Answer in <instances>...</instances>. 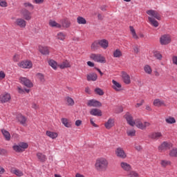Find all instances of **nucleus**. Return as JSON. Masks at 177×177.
Masks as SVG:
<instances>
[{
    "instance_id": "obj_28",
    "label": "nucleus",
    "mask_w": 177,
    "mask_h": 177,
    "mask_svg": "<svg viewBox=\"0 0 177 177\" xmlns=\"http://www.w3.org/2000/svg\"><path fill=\"white\" fill-rule=\"evenodd\" d=\"M39 52H40L41 55H49V48H48V47L39 46Z\"/></svg>"
},
{
    "instance_id": "obj_19",
    "label": "nucleus",
    "mask_w": 177,
    "mask_h": 177,
    "mask_svg": "<svg viewBox=\"0 0 177 177\" xmlns=\"http://www.w3.org/2000/svg\"><path fill=\"white\" fill-rule=\"evenodd\" d=\"M153 106L156 107H161L162 106H165L167 104H165V101L160 99H156L153 101Z\"/></svg>"
},
{
    "instance_id": "obj_23",
    "label": "nucleus",
    "mask_w": 177,
    "mask_h": 177,
    "mask_svg": "<svg viewBox=\"0 0 177 177\" xmlns=\"http://www.w3.org/2000/svg\"><path fill=\"white\" fill-rule=\"evenodd\" d=\"M11 174H14L17 176H23L24 174L21 170H19L18 169H16L15 167H12L10 169Z\"/></svg>"
},
{
    "instance_id": "obj_12",
    "label": "nucleus",
    "mask_w": 177,
    "mask_h": 177,
    "mask_svg": "<svg viewBox=\"0 0 177 177\" xmlns=\"http://www.w3.org/2000/svg\"><path fill=\"white\" fill-rule=\"evenodd\" d=\"M86 104L88 107H102V102L96 100H90Z\"/></svg>"
},
{
    "instance_id": "obj_29",
    "label": "nucleus",
    "mask_w": 177,
    "mask_h": 177,
    "mask_svg": "<svg viewBox=\"0 0 177 177\" xmlns=\"http://www.w3.org/2000/svg\"><path fill=\"white\" fill-rule=\"evenodd\" d=\"M48 64L53 70H57V67H59V64L57 62L53 59H50L48 61Z\"/></svg>"
},
{
    "instance_id": "obj_18",
    "label": "nucleus",
    "mask_w": 177,
    "mask_h": 177,
    "mask_svg": "<svg viewBox=\"0 0 177 177\" xmlns=\"http://www.w3.org/2000/svg\"><path fill=\"white\" fill-rule=\"evenodd\" d=\"M115 121L113 118H109L104 124V127L106 129H111L114 127Z\"/></svg>"
},
{
    "instance_id": "obj_63",
    "label": "nucleus",
    "mask_w": 177,
    "mask_h": 177,
    "mask_svg": "<svg viewBox=\"0 0 177 177\" xmlns=\"http://www.w3.org/2000/svg\"><path fill=\"white\" fill-rule=\"evenodd\" d=\"M5 78V73L3 71L0 72V80H3Z\"/></svg>"
},
{
    "instance_id": "obj_43",
    "label": "nucleus",
    "mask_w": 177,
    "mask_h": 177,
    "mask_svg": "<svg viewBox=\"0 0 177 177\" xmlns=\"http://www.w3.org/2000/svg\"><path fill=\"white\" fill-rule=\"evenodd\" d=\"M13 150H15V151H17V153H23L24 151L23 149H21V147L20 146V144L17 145H14Z\"/></svg>"
},
{
    "instance_id": "obj_33",
    "label": "nucleus",
    "mask_w": 177,
    "mask_h": 177,
    "mask_svg": "<svg viewBox=\"0 0 177 177\" xmlns=\"http://www.w3.org/2000/svg\"><path fill=\"white\" fill-rule=\"evenodd\" d=\"M171 164H172V162H171V160H160V165L163 168H166V167H169V165H171Z\"/></svg>"
},
{
    "instance_id": "obj_20",
    "label": "nucleus",
    "mask_w": 177,
    "mask_h": 177,
    "mask_svg": "<svg viewBox=\"0 0 177 177\" xmlns=\"http://www.w3.org/2000/svg\"><path fill=\"white\" fill-rule=\"evenodd\" d=\"M61 122L66 128H71L73 126L71 121L67 118H62Z\"/></svg>"
},
{
    "instance_id": "obj_54",
    "label": "nucleus",
    "mask_w": 177,
    "mask_h": 177,
    "mask_svg": "<svg viewBox=\"0 0 177 177\" xmlns=\"http://www.w3.org/2000/svg\"><path fill=\"white\" fill-rule=\"evenodd\" d=\"M24 6H25V8H31V9H34V5L30 3H24Z\"/></svg>"
},
{
    "instance_id": "obj_35",
    "label": "nucleus",
    "mask_w": 177,
    "mask_h": 177,
    "mask_svg": "<svg viewBox=\"0 0 177 177\" xmlns=\"http://www.w3.org/2000/svg\"><path fill=\"white\" fill-rule=\"evenodd\" d=\"M131 34L134 39H138L139 36L136 34V30L133 28V26H129Z\"/></svg>"
},
{
    "instance_id": "obj_45",
    "label": "nucleus",
    "mask_w": 177,
    "mask_h": 177,
    "mask_svg": "<svg viewBox=\"0 0 177 177\" xmlns=\"http://www.w3.org/2000/svg\"><path fill=\"white\" fill-rule=\"evenodd\" d=\"M165 121L167 124H175V122H176L175 118H172V117L167 118L165 119Z\"/></svg>"
},
{
    "instance_id": "obj_40",
    "label": "nucleus",
    "mask_w": 177,
    "mask_h": 177,
    "mask_svg": "<svg viewBox=\"0 0 177 177\" xmlns=\"http://www.w3.org/2000/svg\"><path fill=\"white\" fill-rule=\"evenodd\" d=\"M99 46H100V45L99 40H98V41H94L91 44V48L92 50H97V49H99Z\"/></svg>"
},
{
    "instance_id": "obj_30",
    "label": "nucleus",
    "mask_w": 177,
    "mask_h": 177,
    "mask_svg": "<svg viewBox=\"0 0 177 177\" xmlns=\"http://www.w3.org/2000/svg\"><path fill=\"white\" fill-rule=\"evenodd\" d=\"M48 24L50 27H55V28H60L62 27V24L53 20H50Z\"/></svg>"
},
{
    "instance_id": "obj_8",
    "label": "nucleus",
    "mask_w": 177,
    "mask_h": 177,
    "mask_svg": "<svg viewBox=\"0 0 177 177\" xmlns=\"http://www.w3.org/2000/svg\"><path fill=\"white\" fill-rule=\"evenodd\" d=\"M124 118L126 119V121L130 127H135V120H133V117H132V115L129 113H127L124 115Z\"/></svg>"
},
{
    "instance_id": "obj_44",
    "label": "nucleus",
    "mask_w": 177,
    "mask_h": 177,
    "mask_svg": "<svg viewBox=\"0 0 177 177\" xmlns=\"http://www.w3.org/2000/svg\"><path fill=\"white\" fill-rule=\"evenodd\" d=\"M37 158L40 160L42 162L46 161V156L41 153L37 154Z\"/></svg>"
},
{
    "instance_id": "obj_60",
    "label": "nucleus",
    "mask_w": 177,
    "mask_h": 177,
    "mask_svg": "<svg viewBox=\"0 0 177 177\" xmlns=\"http://www.w3.org/2000/svg\"><path fill=\"white\" fill-rule=\"evenodd\" d=\"M17 91L19 93L23 94L24 93V90L23 88H21V87L18 86L17 87Z\"/></svg>"
},
{
    "instance_id": "obj_37",
    "label": "nucleus",
    "mask_w": 177,
    "mask_h": 177,
    "mask_svg": "<svg viewBox=\"0 0 177 177\" xmlns=\"http://www.w3.org/2000/svg\"><path fill=\"white\" fill-rule=\"evenodd\" d=\"M1 133H3L6 140H10V133H9V131H6V129H2Z\"/></svg>"
},
{
    "instance_id": "obj_21",
    "label": "nucleus",
    "mask_w": 177,
    "mask_h": 177,
    "mask_svg": "<svg viewBox=\"0 0 177 177\" xmlns=\"http://www.w3.org/2000/svg\"><path fill=\"white\" fill-rule=\"evenodd\" d=\"M90 114L95 117H102V111L97 109H93L90 111Z\"/></svg>"
},
{
    "instance_id": "obj_6",
    "label": "nucleus",
    "mask_w": 177,
    "mask_h": 177,
    "mask_svg": "<svg viewBox=\"0 0 177 177\" xmlns=\"http://www.w3.org/2000/svg\"><path fill=\"white\" fill-rule=\"evenodd\" d=\"M115 154L117 157H118V158H122V160H124V158H127V153H125V151H124V149L121 147L116 148Z\"/></svg>"
},
{
    "instance_id": "obj_59",
    "label": "nucleus",
    "mask_w": 177,
    "mask_h": 177,
    "mask_svg": "<svg viewBox=\"0 0 177 177\" xmlns=\"http://www.w3.org/2000/svg\"><path fill=\"white\" fill-rule=\"evenodd\" d=\"M90 122L93 127H95V128H97L99 127L96 123H95V122H93V119H91Z\"/></svg>"
},
{
    "instance_id": "obj_52",
    "label": "nucleus",
    "mask_w": 177,
    "mask_h": 177,
    "mask_svg": "<svg viewBox=\"0 0 177 177\" xmlns=\"http://www.w3.org/2000/svg\"><path fill=\"white\" fill-rule=\"evenodd\" d=\"M0 6L1 8H8V2L5 0H0Z\"/></svg>"
},
{
    "instance_id": "obj_25",
    "label": "nucleus",
    "mask_w": 177,
    "mask_h": 177,
    "mask_svg": "<svg viewBox=\"0 0 177 177\" xmlns=\"http://www.w3.org/2000/svg\"><path fill=\"white\" fill-rule=\"evenodd\" d=\"M65 102L66 103V106H69L71 107L75 104V102H74V100L68 96L65 97Z\"/></svg>"
},
{
    "instance_id": "obj_62",
    "label": "nucleus",
    "mask_w": 177,
    "mask_h": 177,
    "mask_svg": "<svg viewBox=\"0 0 177 177\" xmlns=\"http://www.w3.org/2000/svg\"><path fill=\"white\" fill-rule=\"evenodd\" d=\"M133 50L135 53H139V47H138V46H135L133 47Z\"/></svg>"
},
{
    "instance_id": "obj_57",
    "label": "nucleus",
    "mask_w": 177,
    "mask_h": 177,
    "mask_svg": "<svg viewBox=\"0 0 177 177\" xmlns=\"http://www.w3.org/2000/svg\"><path fill=\"white\" fill-rule=\"evenodd\" d=\"M8 151L6 149H0V156H5Z\"/></svg>"
},
{
    "instance_id": "obj_50",
    "label": "nucleus",
    "mask_w": 177,
    "mask_h": 177,
    "mask_svg": "<svg viewBox=\"0 0 177 177\" xmlns=\"http://www.w3.org/2000/svg\"><path fill=\"white\" fill-rule=\"evenodd\" d=\"M19 145L21 146V149H22L23 151H24L26 149H28V144L26 142H20Z\"/></svg>"
},
{
    "instance_id": "obj_1",
    "label": "nucleus",
    "mask_w": 177,
    "mask_h": 177,
    "mask_svg": "<svg viewBox=\"0 0 177 177\" xmlns=\"http://www.w3.org/2000/svg\"><path fill=\"white\" fill-rule=\"evenodd\" d=\"M147 15L149 16L148 17L149 23L153 27H158L159 24L157 20H161L160 13L154 10H147Z\"/></svg>"
},
{
    "instance_id": "obj_64",
    "label": "nucleus",
    "mask_w": 177,
    "mask_h": 177,
    "mask_svg": "<svg viewBox=\"0 0 177 177\" xmlns=\"http://www.w3.org/2000/svg\"><path fill=\"white\" fill-rule=\"evenodd\" d=\"M87 64L88 66H89V67H94L95 66V64L91 61L87 62Z\"/></svg>"
},
{
    "instance_id": "obj_41",
    "label": "nucleus",
    "mask_w": 177,
    "mask_h": 177,
    "mask_svg": "<svg viewBox=\"0 0 177 177\" xmlns=\"http://www.w3.org/2000/svg\"><path fill=\"white\" fill-rule=\"evenodd\" d=\"M127 136H136V130L135 129H128L127 131Z\"/></svg>"
},
{
    "instance_id": "obj_46",
    "label": "nucleus",
    "mask_w": 177,
    "mask_h": 177,
    "mask_svg": "<svg viewBox=\"0 0 177 177\" xmlns=\"http://www.w3.org/2000/svg\"><path fill=\"white\" fill-rule=\"evenodd\" d=\"M153 56H154V57L158 59V60H161L162 59V55L158 51H154Z\"/></svg>"
},
{
    "instance_id": "obj_61",
    "label": "nucleus",
    "mask_w": 177,
    "mask_h": 177,
    "mask_svg": "<svg viewBox=\"0 0 177 177\" xmlns=\"http://www.w3.org/2000/svg\"><path fill=\"white\" fill-rule=\"evenodd\" d=\"M172 62L174 64H176L177 66V57L176 56H174L172 57Z\"/></svg>"
},
{
    "instance_id": "obj_34",
    "label": "nucleus",
    "mask_w": 177,
    "mask_h": 177,
    "mask_svg": "<svg viewBox=\"0 0 177 177\" xmlns=\"http://www.w3.org/2000/svg\"><path fill=\"white\" fill-rule=\"evenodd\" d=\"M66 37H67L66 33L62 32H59L57 34V39H59V41H64L66 39Z\"/></svg>"
},
{
    "instance_id": "obj_49",
    "label": "nucleus",
    "mask_w": 177,
    "mask_h": 177,
    "mask_svg": "<svg viewBox=\"0 0 177 177\" xmlns=\"http://www.w3.org/2000/svg\"><path fill=\"white\" fill-rule=\"evenodd\" d=\"M95 92L97 95H100V96H103V95H104V92L100 88H96Z\"/></svg>"
},
{
    "instance_id": "obj_15",
    "label": "nucleus",
    "mask_w": 177,
    "mask_h": 177,
    "mask_svg": "<svg viewBox=\"0 0 177 177\" xmlns=\"http://www.w3.org/2000/svg\"><path fill=\"white\" fill-rule=\"evenodd\" d=\"M112 84V88L113 89L116 91V92H120V91H121V88H122V86L121 85V84H120V82L113 80Z\"/></svg>"
},
{
    "instance_id": "obj_2",
    "label": "nucleus",
    "mask_w": 177,
    "mask_h": 177,
    "mask_svg": "<svg viewBox=\"0 0 177 177\" xmlns=\"http://www.w3.org/2000/svg\"><path fill=\"white\" fill-rule=\"evenodd\" d=\"M95 167L97 171H106L109 167V161L104 158H100L96 160Z\"/></svg>"
},
{
    "instance_id": "obj_9",
    "label": "nucleus",
    "mask_w": 177,
    "mask_h": 177,
    "mask_svg": "<svg viewBox=\"0 0 177 177\" xmlns=\"http://www.w3.org/2000/svg\"><path fill=\"white\" fill-rule=\"evenodd\" d=\"M121 77L123 82L126 84V85H129V84H131V76H129L128 73L125 71H122Z\"/></svg>"
},
{
    "instance_id": "obj_26",
    "label": "nucleus",
    "mask_w": 177,
    "mask_h": 177,
    "mask_svg": "<svg viewBox=\"0 0 177 177\" xmlns=\"http://www.w3.org/2000/svg\"><path fill=\"white\" fill-rule=\"evenodd\" d=\"M100 46L103 49H107L109 48V41L106 39L98 40Z\"/></svg>"
},
{
    "instance_id": "obj_36",
    "label": "nucleus",
    "mask_w": 177,
    "mask_h": 177,
    "mask_svg": "<svg viewBox=\"0 0 177 177\" xmlns=\"http://www.w3.org/2000/svg\"><path fill=\"white\" fill-rule=\"evenodd\" d=\"M62 27H64V28H68L70 26H71V22L67 19H64L62 21Z\"/></svg>"
},
{
    "instance_id": "obj_32",
    "label": "nucleus",
    "mask_w": 177,
    "mask_h": 177,
    "mask_svg": "<svg viewBox=\"0 0 177 177\" xmlns=\"http://www.w3.org/2000/svg\"><path fill=\"white\" fill-rule=\"evenodd\" d=\"M144 71L146 74L151 75V73H153V69H151V66H150V65L146 64L145 66H144Z\"/></svg>"
},
{
    "instance_id": "obj_51",
    "label": "nucleus",
    "mask_w": 177,
    "mask_h": 177,
    "mask_svg": "<svg viewBox=\"0 0 177 177\" xmlns=\"http://www.w3.org/2000/svg\"><path fill=\"white\" fill-rule=\"evenodd\" d=\"M20 54L19 53H15V55L13 56L12 60L13 62H19L20 60Z\"/></svg>"
},
{
    "instance_id": "obj_48",
    "label": "nucleus",
    "mask_w": 177,
    "mask_h": 177,
    "mask_svg": "<svg viewBox=\"0 0 177 177\" xmlns=\"http://www.w3.org/2000/svg\"><path fill=\"white\" fill-rule=\"evenodd\" d=\"M169 155L170 156V157H177V149H171Z\"/></svg>"
},
{
    "instance_id": "obj_55",
    "label": "nucleus",
    "mask_w": 177,
    "mask_h": 177,
    "mask_svg": "<svg viewBox=\"0 0 177 177\" xmlns=\"http://www.w3.org/2000/svg\"><path fill=\"white\" fill-rule=\"evenodd\" d=\"M134 147L136 150H137V151H140L142 150V146H140V145L136 144L134 145Z\"/></svg>"
},
{
    "instance_id": "obj_22",
    "label": "nucleus",
    "mask_w": 177,
    "mask_h": 177,
    "mask_svg": "<svg viewBox=\"0 0 177 177\" xmlns=\"http://www.w3.org/2000/svg\"><path fill=\"white\" fill-rule=\"evenodd\" d=\"M11 97H10V94L9 93H6V94H3L0 98V100L1 102V103H6L7 102H9V100H10Z\"/></svg>"
},
{
    "instance_id": "obj_53",
    "label": "nucleus",
    "mask_w": 177,
    "mask_h": 177,
    "mask_svg": "<svg viewBox=\"0 0 177 177\" xmlns=\"http://www.w3.org/2000/svg\"><path fill=\"white\" fill-rule=\"evenodd\" d=\"M129 177H138L139 176V174L136 173V171H130L129 174H128Z\"/></svg>"
},
{
    "instance_id": "obj_11",
    "label": "nucleus",
    "mask_w": 177,
    "mask_h": 177,
    "mask_svg": "<svg viewBox=\"0 0 177 177\" xmlns=\"http://www.w3.org/2000/svg\"><path fill=\"white\" fill-rule=\"evenodd\" d=\"M172 147V144L167 142H163L159 147L158 150L159 151H165L166 150H169Z\"/></svg>"
},
{
    "instance_id": "obj_47",
    "label": "nucleus",
    "mask_w": 177,
    "mask_h": 177,
    "mask_svg": "<svg viewBox=\"0 0 177 177\" xmlns=\"http://www.w3.org/2000/svg\"><path fill=\"white\" fill-rule=\"evenodd\" d=\"M36 77L41 82H44L45 81V76H44V74L42 73H37Z\"/></svg>"
},
{
    "instance_id": "obj_14",
    "label": "nucleus",
    "mask_w": 177,
    "mask_h": 177,
    "mask_svg": "<svg viewBox=\"0 0 177 177\" xmlns=\"http://www.w3.org/2000/svg\"><path fill=\"white\" fill-rule=\"evenodd\" d=\"M21 15L25 20H27V21H29V20H31L32 19V15H31V12L28 11L27 9H24L21 10Z\"/></svg>"
},
{
    "instance_id": "obj_24",
    "label": "nucleus",
    "mask_w": 177,
    "mask_h": 177,
    "mask_svg": "<svg viewBox=\"0 0 177 177\" xmlns=\"http://www.w3.org/2000/svg\"><path fill=\"white\" fill-rule=\"evenodd\" d=\"M58 67H59V68L63 70L64 68H68L71 67V64H70V62L66 60V61H64L62 63L58 64Z\"/></svg>"
},
{
    "instance_id": "obj_31",
    "label": "nucleus",
    "mask_w": 177,
    "mask_h": 177,
    "mask_svg": "<svg viewBox=\"0 0 177 177\" xmlns=\"http://www.w3.org/2000/svg\"><path fill=\"white\" fill-rule=\"evenodd\" d=\"M17 118L19 122H20V124H21L22 125L26 124L27 118H25L23 115H21V114L18 115Z\"/></svg>"
},
{
    "instance_id": "obj_56",
    "label": "nucleus",
    "mask_w": 177,
    "mask_h": 177,
    "mask_svg": "<svg viewBox=\"0 0 177 177\" xmlns=\"http://www.w3.org/2000/svg\"><path fill=\"white\" fill-rule=\"evenodd\" d=\"M143 103H145V100H142L139 103H137L136 104V109H138V107H140L141 106H143Z\"/></svg>"
},
{
    "instance_id": "obj_7",
    "label": "nucleus",
    "mask_w": 177,
    "mask_h": 177,
    "mask_svg": "<svg viewBox=\"0 0 177 177\" xmlns=\"http://www.w3.org/2000/svg\"><path fill=\"white\" fill-rule=\"evenodd\" d=\"M19 82L20 84H22V85L27 86V88H32L34 86L31 80H28L27 77H19Z\"/></svg>"
},
{
    "instance_id": "obj_42",
    "label": "nucleus",
    "mask_w": 177,
    "mask_h": 177,
    "mask_svg": "<svg viewBox=\"0 0 177 177\" xmlns=\"http://www.w3.org/2000/svg\"><path fill=\"white\" fill-rule=\"evenodd\" d=\"M77 23L79 24H86V19L81 16H79L77 18Z\"/></svg>"
},
{
    "instance_id": "obj_4",
    "label": "nucleus",
    "mask_w": 177,
    "mask_h": 177,
    "mask_svg": "<svg viewBox=\"0 0 177 177\" xmlns=\"http://www.w3.org/2000/svg\"><path fill=\"white\" fill-rule=\"evenodd\" d=\"M90 59L94 62H97V63H106V57H104V56L102 55L101 54L92 53L90 55Z\"/></svg>"
},
{
    "instance_id": "obj_39",
    "label": "nucleus",
    "mask_w": 177,
    "mask_h": 177,
    "mask_svg": "<svg viewBox=\"0 0 177 177\" xmlns=\"http://www.w3.org/2000/svg\"><path fill=\"white\" fill-rule=\"evenodd\" d=\"M113 57L120 58L121 57V56H122V52H121V50L118 48L113 51Z\"/></svg>"
},
{
    "instance_id": "obj_16",
    "label": "nucleus",
    "mask_w": 177,
    "mask_h": 177,
    "mask_svg": "<svg viewBox=\"0 0 177 177\" xmlns=\"http://www.w3.org/2000/svg\"><path fill=\"white\" fill-rule=\"evenodd\" d=\"M120 167L123 169V171H126L127 172L131 171L132 169V167L129 163L127 162H122L120 163Z\"/></svg>"
},
{
    "instance_id": "obj_38",
    "label": "nucleus",
    "mask_w": 177,
    "mask_h": 177,
    "mask_svg": "<svg viewBox=\"0 0 177 177\" xmlns=\"http://www.w3.org/2000/svg\"><path fill=\"white\" fill-rule=\"evenodd\" d=\"M46 135L47 136H48V138H50L51 139H56V138H57V133L56 132L47 131Z\"/></svg>"
},
{
    "instance_id": "obj_13",
    "label": "nucleus",
    "mask_w": 177,
    "mask_h": 177,
    "mask_svg": "<svg viewBox=\"0 0 177 177\" xmlns=\"http://www.w3.org/2000/svg\"><path fill=\"white\" fill-rule=\"evenodd\" d=\"M21 68H31L32 67V62L31 61H22L18 64Z\"/></svg>"
},
{
    "instance_id": "obj_10",
    "label": "nucleus",
    "mask_w": 177,
    "mask_h": 177,
    "mask_svg": "<svg viewBox=\"0 0 177 177\" xmlns=\"http://www.w3.org/2000/svg\"><path fill=\"white\" fill-rule=\"evenodd\" d=\"M15 24L20 28H26L27 26V21H26V20L22 18H18L15 20Z\"/></svg>"
},
{
    "instance_id": "obj_27",
    "label": "nucleus",
    "mask_w": 177,
    "mask_h": 177,
    "mask_svg": "<svg viewBox=\"0 0 177 177\" xmlns=\"http://www.w3.org/2000/svg\"><path fill=\"white\" fill-rule=\"evenodd\" d=\"M87 81H96L97 80V75L96 73H89L86 76Z\"/></svg>"
},
{
    "instance_id": "obj_17",
    "label": "nucleus",
    "mask_w": 177,
    "mask_h": 177,
    "mask_svg": "<svg viewBox=\"0 0 177 177\" xmlns=\"http://www.w3.org/2000/svg\"><path fill=\"white\" fill-rule=\"evenodd\" d=\"M151 139L158 140V139L162 138V133L161 132H153L149 135Z\"/></svg>"
},
{
    "instance_id": "obj_58",
    "label": "nucleus",
    "mask_w": 177,
    "mask_h": 177,
    "mask_svg": "<svg viewBox=\"0 0 177 177\" xmlns=\"http://www.w3.org/2000/svg\"><path fill=\"white\" fill-rule=\"evenodd\" d=\"M82 124V121L80 120H76L75 123L76 127H81Z\"/></svg>"
},
{
    "instance_id": "obj_3",
    "label": "nucleus",
    "mask_w": 177,
    "mask_h": 177,
    "mask_svg": "<svg viewBox=\"0 0 177 177\" xmlns=\"http://www.w3.org/2000/svg\"><path fill=\"white\" fill-rule=\"evenodd\" d=\"M134 124H135V127L138 128V129H141L142 131L146 129L147 127H150V122H143L140 119H136Z\"/></svg>"
},
{
    "instance_id": "obj_5",
    "label": "nucleus",
    "mask_w": 177,
    "mask_h": 177,
    "mask_svg": "<svg viewBox=\"0 0 177 177\" xmlns=\"http://www.w3.org/2000/svg\"><path fill=\"white\" fill-rule=\"evenodd\" d=\"M172 41V37L169 35H162L159 39L160 45H169V43Z\"/></svg>"
}]
</instances>
